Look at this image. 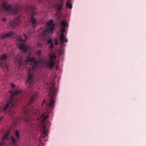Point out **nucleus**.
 <instances>
[{
    "label": "nucleus",
    "mask_w": 146,
    "mask_h": 146,
    "mask_svg": "<svg viewBox=\"0 0 146 146\" xmlns=\"http://www.w3.org/2000/svg\"><path fill=\"white\" fill-rule=\"evenodd\" d=\"M28 62H33L34 63V65L32 66V67L29 68L27 79L26 83L28 87H32L36 82V80L34 76L33 73L35 69L36 68L37 62L35 60L34 58L27 56L24 64L25 65L28 64Z\"/></svg>",
    "instance_id": "f257e3e1"
},
{
    "label": "nucleus",
    "mask_w": 146,
    "mask_h": 146,
    "mask_svg": "<svg viewBox=\"0 0 146 146\" xmlns=\"http://www.w3.org/2000/svg\"><path fill=\"white\" fill-rule=\"evenodd\" d=\"M46 25L47 27L46 29L43 30L40 35L44 40L49 38L52 34L55 25L53 21L51 20L47 22Z\"/></svg>",
    "instance_id": "f03ea898"
},
{
    "label": "nucleus",
    "mask_w": 146,
    "mask_h": 146,
    "mask_svg": "<svg viewBox=\"0 0 146 146\" xmlns=\"http://www.w3.org/2000/svg\"><path fill=\"white\" fill-rule=\"evenodd\" d=\"M19 6L17 5L11 6L5 2H3L0 6V11H6L10 14L16 13L19 10Z\"/></svg>",
    "instance_id": "7ed1b4c3"
},
{
    "label": "nucleus",
    "mask_w": 146,
    "mask_h": 146,
    "mask_svg": "<svg viewBox=\"0 0 146 146\" xmlns=\"http://www.w3.org/2000/svg\"><path fill=\"white\" fill-rule=\"evenodd\" d=\"M61 34L60 36V40L61 44L67 42V40L64 35L65 32L66 31V28L68 26V23L64 21H61L60 23Z\"/></svg>",
    "instance_id": "20e7f679"
},
{
    "label": "nucleus",
    "mask_w": 146,
    "mask_h": 146,
    "mask_svg": "<svg viewBox=\"0 0 146 146\" xmlns=\"http://www.w3.org/2000/svg\"><path fill=\"white\" fill-rule=\"evenodd\" d=\"M56 94V89L53 86L49 90V96L50 97V99L47 103L49 107L52 108L54 107L55 104V96Z\"/></svg>",
    "instance_id": "39448f33"
},
{
    "label": "nucleus",
    "mask_w": 146,
    "mask_h": 146,
    "mask_svg": "<svg viewBox=\"0 0 146 146\" xmlns=\"http://www.w3.org/2000/svg\"><path fill=\"white\" fill-rule=\"evenodd\" d=\"M15 102L13 99L11 97L8 100L6 104L5 105L3 109V111H6L7 109H9L10 110L15 105Z\"/></svg>",
    "instance_id": "423d86ee"
},
{
    "label": "nucleus",
    "mask_w": 146,
    "mask_h": 146,
    "mask_svg": "<svg viewBox=\"0 0 146 146\" xmlns=\"http://www.w3.org/2000/svg\"><path fill=\"white\" fill-rule=\"evenodd\" d=\"M50 59L46 63V65L47 67L51 69L54 67L55 65V63L54 60L56 58L54 54H50Z\"/></svg>",
    "instance_id": "0eeeda50"
},
{
    "label": "nucleus",
    "mask_w": 146,
    "mask_h": 146,
    "mask_svg": "<svg viewBox=\"0 0 146 146\" xmlns=\"http://www.w3.org/2000/svg\"><path fill=\"white\" fill-rule=\"evenodd\" d=\"M60 3H58V1L56 0H51L50 3L51 5L52 6L56 5L55 6V8L58 10L60 11L61 9V6L63 5V0H60Z\"/></svg>",
    "instance_id": "6e6552de"
},
{
    "label": "nucleus",
    "mask_w": 146,
    "mask_h": 146,
    "mask_svg": "<svg viewBox=\"0 0 146 146\" xmlns=\"http://www.w3.org/2000/svg\"><path fill=\"white\" fill-rule=\"evenodd\" d=\"M18 47L24 52H26L30 48L29 46L25 45L23 43L18 44Z\"/></svg>",
    "instance_id": "1a4fd4ad"
},
{
    "label": "nucleus",
    "mask_w": 146,
    "mask_h": 146,
    "mask_svg": "<svg viewBox=\"0 0 146 146\" xmlns=\"http://www.w3.org/2000/svg\"><path fill=\"white\" fill-rule=\"evenodd\" d=\"M20 23V20L19 19L14 20L11 23V26L13 27L18 26Z\"/></svg>",
    "instance_id": "9d476101"
},
{
    "label": "nucleus",
    "mask_w": 146,
    "mask_h": 146,
    "mask_svg": "<svg viewBox=\"0 0 146 146\" xmlns=\"http://www.w3.org/2000/svg\"><path fill=\"white\" fill-rule=\"evenodd\" d=\"M48 116L47 115H44V113H43V114L41 115L40 117L38 119V120L40 121L42 123H43L44 121L47 118Z\"/></svg>",
    "instance_id": "9b49d317"
},
{
    "label": "nucleus",
    "mask_w": 146,
    "mask_h": 146,
    "mask_svg": "<svg viewBox=\"0 0 146 146\" xmlns=\"http://www.w3.org/2000/svg\"><path fill=\"white\" fill-rule=\"evenodd\" d=\"M24 112L25 114L28 115L27 118L25 119L26 121L27 122L29 120L31 119V116L29 115V110L27 109H25L24 110Z\"/></svg>",
    "instance_id": "f8f14e48"
},
{
    "label": "nucleus",
    "mask_w": 146,
    "mask_h": 146,
    "mask_svg": "<svg viewBox=\"0 0 146 146\" xmlns=\"http://www.w3.org/2000/svg\"><path fill=\"white\" fill-rule=\"evenodd\" d=\"M9 133V130H7L6 131V133L5 134V135L2 138V142H3L4 140L7 138Z\"/></svg>",
    "instance_id": "ddd939ff"
},
{
    "label": "nucleus",
    "mask_w": 146,
    "mask_h": 146,
    "mask_svg": "<svg viewBox=\"0 0 146 146\" xmlns=\"http://www.w3.org/2000/svg\"><path fill=\"white\" fill-rule=\"evenodd\" d=\"M30 111H32L34 113H36L38 114H39L40 112L39 110H37L36 107H33L32 108V110H31Z\"/></svg>",
    "instance_id": "4468645a"
},
{
    "label": "nucleus",
    "mask_w": 146,
    "mask_h": 146,
    "mask_svg": "<svg viewBox=\"0 0 146 146\" xmlns=\"http://www.w3.org/2000/svg\"><path fill=\"white\" fill-rule=\"evenodd\" d=\"M31 20L33 26H35L36 25V21L33 16H32L31 17Z\"/></svg>",
    "instance_id": "2eb2a0df"
},
{
    "label": "nucleus",
    "mask_w": 146,
    "mask_h": 146,
    "mask_svg": "<svg viewBox=\"0 0 146 146\" xmlns=\"http://www.w3.org/2000/svg\"><path fill=\"white\" fill-rule=\"evenodd\" d=\"M43 129V133L45 135H47L48 133V130L46 127L45 126H43L42 127Z\"/></svg>",
    "instance_id": "dca6fc26"
},
{
    "label": "nucleus",
    "mask_w": 146,
    "mask_h": 146,
    "mask_svg": "<svg viewBox=\"0 0 146 146\" xmlns=\"http://www.w3.org/2000/svg\"><path fill=\"white\" fill-rule=\"evenodd\" d=\"M21 92L20 90H17L15 91L12 93L11 95L12 96H16L19 94Z\"/></svg>",
    "instance_id": "f3484780"
},
{
    "label": "nucleus",
    "mask_w": 146,
    "mask_h": 146,
    "mask_svg": "<svg viewBox=\"0 0 146 146\" xmlns=\"http://www.w3.org/2000/svg\"><path fill=\"white\" fill-rule=\"evenodd\" d=\"M46 41L48 43L50 44V48H52L53 47V44L52 43V40L51 39L48 40H46Z\"/></svg>",
    "instance_id": "a211bd4d"
},
{
    "label": "nucleus",
    "mask_w": 146,
    "mask_h": 146,
    "mask_svg": "<svg viewBox=\"0 0 146 146\" xmlns=\"http://www.w3.org/2000/svg\"><path fill=\"white\" fill-rule=\"evenodd\" d=\"M7 58V56L6 54H3L1 56L0 60H5Z\"/></svg>",
    "instance_id": "6ab92c4d"
},
{
    "label": "nucleus",
    "mask_w": 146,
    "mask_h": 146,
    "mask_svg": "<svg viewBox=\"0 0 146 146\" xmlns=\"http://www.w3.org/2000/svg\"><path fill=\"white\" fill-rule=\"evenodd\" d=\"M66 6L69 9H71L72 7V5L70 3H66Z\"/></svg>",
    "instance_id": "aec40b11"
},
{
    "label": "nucleus",
    "mask_w": 146,
    "mask_h": 146,
    "mask_svg": "<svg viewBox=\"0 0 146 146\" xmlns=\"http://www.w3.org/2000/svg\"><path fill=\"white\" fill-rule=\"evenodd\" d=\"M20 132L19 131L17 130L15 132V134L16 135V137L18 138V139H19V133Z\"/></svg>",
    "instance_id": "412c9836"
},
{
    "label": "nucleus",
    "mask_w": 146,
    "mask_h": 146,
    "mask_svg": "<svg viewBox=\"0 0 146 146\" xmlns=\"http://www.w3.org/2000/svg\"><path fill=\"white\" fill-rule=\"evenodd\" d=\"M23 35L25 38V40H23L22 39H21V38H19L17 39V40L19 41H25L26 40V39L27 38H26V35L25 34H24Z\"/></svg>",
    "instance_id": "4be33fe9"
},
{
    "label": "nucleus",
    "mask_w": 146,
    "mask_h": 146,
    "mask_svg": "<svg viewBox=\"0 0 146 146\" xmlns=\"http://www.w3.org/2000/svg\"><path fill=\"white\" fill-rule=\"evenodd\" d=\"M14 33L12 32H10L7 34H6L5 36V37H9L11 36L12 34H13Z\"/></svg>",
    "instance_id": "5701e85b"
},
{
    "label": "nucleus",
    "mask_w": 146,
    "mask_h": 146,
    "mask_svg": "<svg viewBox=\"0 0 146 146\" xmlns=\"http://www.w3.org/2000/svg\"><path fill=\"white\" fill-rule=\"evenodd\" d=\"M41 51L39 50L36 53V54L38 55L39 56H41Z\"/></svg>",
    "instance_id": "b1692460"
},
{
    "label": "nucleus",
    "mask_w": 146,
    "mask_h": 146,
    "mask_svg": "<svg viewBox=\"0 0 146 146\" xmlns=\"http://www.w3.org/2000/svg\"><path fill=\"white\" fill-rule=\"evenodd\" d=\"M17 66L18 68H19L21 64V60H20V61L19 62L17 63Z\"/></svg>",
    "instance_id": "393cba45"
},
{
    "label": "nucleus",
    "mask_w": 146,
    "mask_h": 146,
    "mask_svg": "<svg viewBox=\"0 0 146 146\" xmlns=\"http://www.w3.org/2000/svg\"><path fill=\"white\" fill-rule=\"evenodd\" d=\"M11 139L13 143H15L16 142V139L15 138L13 137H11Z\"/></svg>",
    "instance_id": "a878e982"
},
{
    "label": "nucleus",
    "mask_w": 146,
    "mask_h": 146,
    "mask_svg": "<svg viewBox=\"0 0 146 146\" xmlns=\"http://www.w3.org/2000/svg\"><path fill=\"white\" fill-rule=\"evenodd\" d=\"M43 44L42 43H38L37 44V46L39 47H40Z\"/></svg>",
    "instance_id": "bb28decb"
},
{
    "label": "nucleus",
    "mask_w": 146,
    "mask_h": 146,
    "mask_svg": "<svg viewBox=\"0 0 146 146\" xmlns=\"http://www.w3.org/2000/svg\"><path fill=\"white\" fill-rule=\"evenodd\" d=\"M54 42L56 45H57L58 44L57 40H55Z\"/></svg>",
    "instance_id": "cd10ccee"
},
{
    "label": "nucleus",
    "mask_w": 146,
    "mask_h": 146,
    "mask_svg": "<svg viewBox=\"0 0 146 146\" xmlns=\"http://www.w3.org/2000/svg\"><path fill=\"white\" fill-rule=\"evenodd\" d=\"M11 86L12 88H13L15 87V86L14 84L11 83Z\"/></svg>",
    "instance_id": "c85d7f7f"
},
{
    "label": "nucleus",
    "mask_w": 146,
    "mask_h": 146,
    "mask_svg": "<svg viewBox=\"0 0 146 146\" xmlns=\"http://www.w3.org/2000/svg\"><path fill=\"white\" fill-rule=\"evenodd\" d=\"M6 20V19L5 18L3 19H2V21H5Z\"/></svg>",
    "instance_id": "c756f323"
},
{
    "label": "nucleus",
    "mask_w": 146,
    "mask_h": 146,
    "mask_svg": "<svg viewBox=\"0 0 146 146\" xmlns=\"http://www.w3.org/2000/svg\"><path fill=\"white\" fill-rule=\"evenodd\" d=\"M45 102H46V100H43V102L42 103V104H44V103H45Z\"/></svg>",
    "instance_id": "7c9ffc66"
},
{
    "label": "nucleus",
    "mask_w": 146,
    "mask_h": 146,
    "mask_svg": "<svg viewBox=\"0 0 146 146\" xmlns=\"http://www.w3.org/2000/svg\"><path fill=\"white\" fill-rule=\"evenodd\" d=\"M5 68L7 69H8V66L7 65H6L5 66Z\"/></svg>",
    "instance_id": "2f4dec72"
},
{
    "label": "nucleus",
    "mask_w": 146,
    "mask_h": 146,
    "mask_svg": "<svg viewBox=\"0 0 146 146\" xmlns=\"http://www.w3.org/2000/svg\"><path fill=\"white\" fill-rule=\"evenodd\" d=\"M34 100V98H32V99H31V102H32V101H33V100Z\"/></svg>",
    "instance_id": "473e14b6"
},
{
    "label": "nucleus",
    "mask_w": 146,
    "mask_h": 146,
    "mask_svg": "<svg viewBox=\"0 0 146 146\" xmlns=\"http://www.w3.org/2000/svg\"><path fill=\"white\" fill-rule=\"evenodd\" d=\"M3 118V117L2 116L0 117V121Z\"/></svg>",
    "instance_id": "72a5a7b5"
},
{
    "label": "nucleus",
    "mask_w": 146,
    "mask_h": 146,
    "mask_svg": "<svg viewBox=\"0 0 146 146\" xmlns=\"http://www.w3.org/2000/svg\"><path fill=\"white\" fill-rule=\"evenodd\" d=\"M2 143H0V146H2Z\"/></svg>",
    "instance_id": "f704fd0d"
},
{
    "label": "nucleus",
    "mask_w": 146,
    "mask_h": 146,
    "mask_svg": "<svg viewBox=\"0 0 146 146\" xmlns=\"http://www.w3.org/2000/svg\"><path fill=\"white\" fill-rule=\"evenodd\" d=\"M9 92H10V93H11V91H9Z\"/></svg>",
    "instance_id": "c9c22d12"
}]
</instances>
